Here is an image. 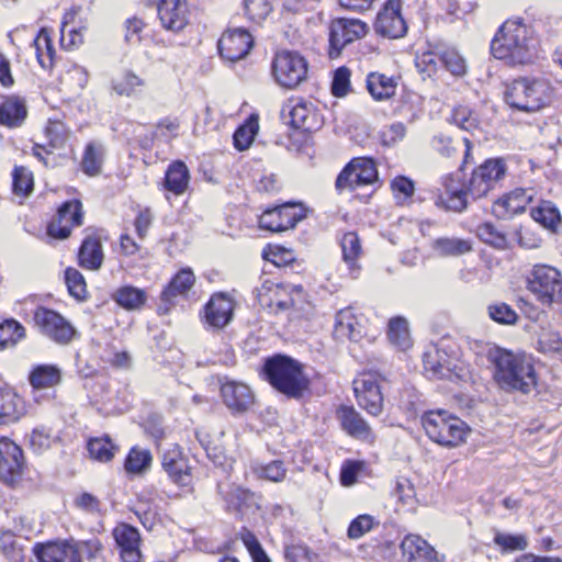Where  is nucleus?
<instances>
[{
  "mask_svg": "<svg viewBox=\"0 0 562 562\" xmlns=\"http://www.w3.org/2000/svg\"><path fill=\"white\" fill-rule=\"evenodd\" d=\"M488 359L494 367V381L504 392L527 395L537 387L538 374L531 355L496 348L488 352Z\"/></svg>",
  "mask_w": 562,
  "mask_h": 562,
  "instance_id": "1",
  "label": "nucleus"
},
{
  "mask_svg": "<svg viewBox=\"0 0 562 562\" xmlns=\"http://www.w3.org/2000/svg\"><path fill=\"white\" fill-rule=\"evenodd\" d=\"M491 53L509 66L528 65L537 58L538 40L522 19H508L493 37Z\"/></svg>",
  "mask_w": 562,
  "mask_h": 562,
  "instance_id": "2",
  "label": "nucleus"
},
{
  "mask_svg": "<svg viewBox=\"0 0 562 562\" xmlns=\"http://www.w3.org/2000/svg\"><path fill=\"white\" fill-rule=\"evenodd\" d=\"M261 372L270 385L288 398L300 400L310 387L303 364L290 356L278 353L267 358Z\"/></svg>",
  "mask_w": 562,
  "mask_h": 562,
  "instance_id": "3",
  "label": "nucleus"
},
{
  "mask_svg": "<svg viewBox=\"0 0 562 562\" xmlns=\"http://www.w3.org/2000/svg\"><path fill=\"white\" fill-rule=\"evenodd\" d=\"M551 98V85L543 78H518L508 85L505 92V100L510 108L527 113L543 109Z\"/></svg>",
  "mask_w": 562,
  "mask_h": 562,
  "instance_id": "4",
  "label": "nucleus"
},
{
  "mask_svg": "<svg viewBox=\"0 0 562 562\" xmlns=\"http://www.w3.org/2000/svg\"><path fill=\"white\" fill-rule=\"evenodd\" d=\"M428 438L443 447H457L464 442L470 428L459 417L447 411H429L422 417Z\"/></svg>",
  "mask_w": 562,
  "mask_h": 562,
  "instance_id": "5",
  "label": "nucleus"
},
{
  "mask_svg": "<svg viewBox=\"0 0 562 562\" xmlns=\"http://www.w3.org/2000/svg\"><path fill=\"white\" fill-rule=\"evenodd\" d=\"M527 289L542 306L562 303V274L552 266H533L527 277Z\"/></svg>",
  "mask_w": 562,
  "mask_h": 562,
  "instance_id": "6",
  "label": "nucleus"
},
{
  "mask_svg": "<svg viewBox=\"0 0 562 562\" xmlns=\"http://www.w3.org/2000/svg\"><path fill=\"white\" fill-rule=\"evenodd\" d=\"M258 304L270 313L278 314L289 311L296 304V296H301L302 286L284 285L270 280L261 282L255 289Z\"/></svg>",
  "mask_w": 562,
  "mask_h": 562,
  "instance_id": "7",
  "label": "nucleus"
},
{
  "mask_svg": "<svg viewBox=\"0 0 562 562\" xmlns=\"http://www.w3.org/2000/svg\"><path fill=\"white\" fill-rule=\"evenodd\" d=\"M307 69L306 59L293 50L278 52L272 61L274 80L288 89L296 88L302 83L306 79Z\"/></svg>",
  "mask_w": 562,
  "mask_h": 562,
  "instance_id": "8",
  "label": "nucleus"
},
{
  "mask_svg": "<svg viewBox=\"0 0 562 562\" xmlns=\"http://www.w3.org/2000/svg\"><path fill=\"white\" fill-rule=\"evenodd\" d=\"M506 172L507 165L503 158L486 159L472 171L469 179L471 200L475 201L486 196L505 178Z\"/></svg>",
  "mask_w": 562,
  "mask_h": 562,
  "instance_id": "9",
  "label": "nucleus"
},
{
  "mask_svg": "<svg viewBox=\"0 0 562 562\" xmlns=\"http://www.w3.org/2000/svg\"><path fill=\"white\" fill-rule=\"evenodd\" d=\"M378 181V169L373 159L357 157L351 159L336 178L335 188L340 193Z\"/></svg>",
  "mask_w": 562,
  "mask_h": 562,
  "instance_id": "10",
  "label": "nucleus"
},
{
  "mask_svg": "<svg viewBox=\"0 0 562 562\" xmlns=\"http://www.w3.org/2000/svg\"><path fill=\"white\" fill-rule=\"evenodd\" d=\"M369 26L359 19L338 18L329 26V57L340 56L345 46L367 35Z\"/></svg>",
  "mask_w": 562,
  "mask_h": 562,
  "instance_id": "11",
  "label": "nucleus"
},
{
  "mask_svg": "<svg viewBox=\"0 0 562 562\" xmlns=\"http://www.w3.org/2000/svg\"><path fill=\"white\" fill-rule=\"evenodd\" d=\"M461 173L462 168L442 178L445 193L438 196L436 201L438 206L457 213H461L468 209L471 199L469 181L464 182Z\"/></svg>",
  "mask_w": 562,
  "mask_h": 562,
  "instance_id": "12",
  "label": "nucleus"
},
{
  "mask_svg": "<svg viewBox=\"0 0 562 562\" xmlns=\"http://www.w3.org/2000/svg\"><path fill=\"white\" fill-rule=\"evenodd\" d=\"M34 322L41 331L60 345H67L76 334L72 325L55 311L40 307L34 314Z\"/></svg>",
  "mask_w": 562,
  "mask_h": 562,
  "instance_id": "13",
  "label": "nucleus"
},
{
  "mask_svg": "<svg viewBox=\"0 0 562 562\" xmlns=\"http://www.w3.org/2000/svg\"><path fill=\"white\" fill-rule=\"evenodd\" d=\"M353 391L359 406L373 416H379L383 409V396L378 376L363 373L353 381Z\"/></svg>",
  "mask_w": 562,
  "mask_h": 562,
  "instance_id": "14",
  "label": "nucleus"
},
{
  "mask_svg": "<svg viewBox=\"0 0 562 562\" xmlns=\"http://www.w3.org/2000/svg\"><path fill=\"white\" fill-rule=\"evenodd\" d=\"M401 9V0H387L385 2L374 22L376 34L387 38H400L406 34L407 24Z\"/></svg>",
  "mask_w": 562,
  "mask_h": 562,
  "instance_id": "15",
  "label": "nucleus"
},
{
  "mask_svg": "<svg viewBox=\"0 0 562 562\" xmlns=\"http://www.w3.org/2000/svg\"><path fill=\"white\" fill-rule=\"evenodd\" d=\"M82 204L79 200L64 202L48 224L47 234L54 238L66 239L74 226L82 224Z\"/></svg>",
  "mask_w": 562,
  "mask_h": 562,
  "instance_id": "16",
  "label": "nucleus"
},
{
  "mask_svg": "<svg viewBox=\"0 0 562 562\" xmlns=\"http://www.w3.org/2000/svg\"><path fill=\"white\" fill-rule=\"evenodd\" d=\"M254 45V38L246 29L227 30L217 42L221 57L231 63L245 58Z\"/></svg>",
  "mask_w": 562,
  "mask_h": 562,
  "instance_id": "17",
  "label": "nucleus"
},
{
  "mask_svg": "<svg viewBox=\"0 0 562 562\" xmlns=\"http://www.w3.org/2000/svg\"><path fill=\"white\" fill-rule=\"evenodd\" d=\"M280 116L285 124L295 130L311 132L317 127L312 104L302 99H289L282 105Z\"/></svg>",
  "mask_w": 562,
  "mask_h": 562,
  "instance_id": "18",
  "label": "nucleus"
},
{
  "mask_svg": "<svg viewBox=\"0 0 562 562\" xmlns=\"http://www.w3.org/2000/svg\"><path fill=\"white\" fill-rule=\"evenodd\" d=\"M24 464L22 449L8 437L0 438V481L13 484L21 474Z\"/></svg>",
  "mask_w": 562,
  "mask_h": 562,
  "instance_id": "19",
  "label": "nucleus"
},
{
  "mask_svg": "<svg viewBox=\"0 0 562 562\" xmlns=\"http://www.w3.org/2000/svg\"><path fill=\"white\" fill-rule=\"evenodd\" d=\"M303 217L295 204L286 203L265 211L259 217V226L272 233L284 232L293 228Z\"/></svg>",
  "mask_w": 562,
  "mask_h": 562,
  "instance_id": "20",
  "label": "nucleus"
},
{
  "mask_svg": "<svg viewBox=\"0 0 562 562\" xmlns=\"http://www.w3.org/2000/svg\"><path fill=\"white\" fill-rule=\"evenodd\" d=\"M221 396L225 406L234 415L248 412L255 403V396L249 386L236 381L222 383Z\"/></svg>",
  "mask_w": 562,
  "mask_h": 562,
  "instance_id": "21",
  "label": "nucleus"
},
{
  "mask_svg": "<svg viewBox=\"0 0 562 562\" xmlns=\"http://www.w3.org/2000/svg\"><path fill=\"white\" fill-rule=\"evenodd\" d=\"M533 200L532 189H515L493 203L492 213L497 218H508L522 213Z\"/></svg>",
  "mask_w": 562,
  "mask_h": 562,
  "instance_id": "22",
  "label": "nucleus"
},
{
  "mask_svg": "<svg viewBox=\"0 0 562 562\" xmlns=\"http://www.w3.org/2000/svg\"><path fill=\"white\" fill-rule=\"evenodd\" d=\"M157 11L166 30L178 32L189 22L190 11L187 0H160Z\"/></svg>",
  "mask_w": 562,
  "mask_h": 562,
  "instance_id": "23",
  "label": "nucleus"
},
{
  "mask_svg": "<svg viewBox=\"0 0 562 562\" xmlns=\"http://www.w3.org/2000/svg\"><path fill=\"white\" fill-rule=\"evenodd\" d=\"M337 418L342 430L350 437L361 441H373L374 435L371 427L353 406H340L337 411Z\"/></svg>",
  "mask_w": 562,
  "mask_h": 562,
  "instance_id": "24",
  "label": "nucleus"
},
{
  "mask_svg": "<svg viewBox=\"0 0 562 562\" xmlns=\"http://www.w3.org/2000/svg\"><path fill=\"white\" fill-rule=\"evenodd\" d=\"M113 537L120 548V557L123 562H140V536L135 527L120 524L113 529Z\"/></svg>",
  "mask_w": 562,
  "mask_h": 562,
  "instance_id": "25",
  "label": "nucleus"
},
{
  "mask_svg": "<svg viewBox=\"0 0 562 562\" xmlns=\"http://www.w3.org/2000/svg\"><path fill=\"white\" fill-rule=\"evenodd\" d=\"M194 281L195 278L191 269H181L161 292L159 312L167 313L175 304V299L179 295H186L193 286Z\"/></svg>",
  "mask_w": 562,
  "mask_h": 562,
  "instance_id": "26",
  "label": "nucleus"
},
{
  "mask_svg": "<svg viewBox=\"0 0 562 562\" xmlns=\"http://www.w3.org/2000/svg\"><path fill=\"white\" fill-rule=\"evenodd\" d=\"M233 312L234 301L224 293H216L205 306V318L211 326L223 328L231 323Z\"/></svg>",
  "mask_w": 562,
  "mask_h": 562,
  "instance_id": "27",
  "label": "nucleus"
},
{
  "mask_svg": "<svg viewBox=\"0 0 562 562\" xmlns=\"http://www.w3.org/2000/svg\"><path fill=\"white\" fill-rule=\"evenodd\" d=\"M161 465L169 477L178 485L187 486L191 482L190 467L178 447L164 452Z\"/></svg>",
  "mask_w": 562,
  "mask_h": 562,
  "instance_id": "28",
  "label": "nucleus"
},
{
  "mask_svg": "<svg viewBox=\"0 0 562 562\" xmlns=\"http://www.w3.org/2000/svg\"><path fill=\"white\" fill-rule=\"evenodd\" d=\"M34 552L40 562H81L78 550L67 541L37 543Z\"/></svg>",
  "mask_w": 562,
  "mask_h": 562,
  "instance_id": "29",
  "label": "nucleus"
},
{
  "mask_svg": "<svg viewBox=\"0 0 562 562\" xmlns=\"http://www.w3.org/2000/svg\"><path fill=\"white\" fill-rule=\"evenodd\" d=\"M27 117V106L23 98L12 94L4 97L0 102V125L8 128H18Z\"/></svg>",
  "mask_w": 562,
  "mask_h": 562,
  "instance_id": "30",
  "label": "nucleus"
},
{
  "mask_svg": "<svg viewBox=\"0 0 562 562\" xmlns=\"http://www.w3.org/2000/svg\"><path fill=\"white\" fill-rule=\"evenodd\" d=\"M23 415L22 398L13 390L0 387V426L13 424Z\"/></svg>",
  "mask_w": 562,
  "mask_h": 562,
  "instance_id": "31",
  "label": "nucleus"
},
{
  "mask_svg": "<svg viewBox=\"0 0 562 562\" xmlns=\"http://www.w3.org/2000/svg\"><path fill=\"white\" fill-rule=\"evenodd\" d=\"M61 370L55 364H37L30 374L29 382L34 390L52 389L61 382Z\"/></svg>",
  "mask_w": 562,
  "mask_h": 562,
  "instance_id": "32",
  "label": "nucleus"
},
{
  "mask_svg": "<svg viewBox=\"0 0 562 562\" xmlns=\"http://www.w3.org/2000/svg\"><path fill=\"white\" fill-rule=\"evenodd\" d=\"M334 337L338 340H358L361 337L360 325L351 308L340 310L336 314Z\"/></svg>",
  "mask_w": 562,
  "mask_h": 562,
  "instance_id": "33",
  "label": "nucleus"
},
{
  "mask_svg": "<svg viewBox=\"0 0 562 562\" xmlns=\"http://www.w3.org/2000/svg\"><path fill=\"white\" fill-rule=\"evenodd\" d=\"M190 172L181 160L171 162L165 173L164 186L175 195L183 194L189 186Z\"/></svg>",
  "mask_w": 562,
  "mask_h": 562,
  "instance_id": "34",
  "label": "nucleus"
},
{
  "mask_svg": "<svg viewBox=\"0 0 562 562\" xmlns=\"http://www.w3.org/2000/svg\"><path fill=\"white\" fill-rule=\"evenodd\" d=\"M103 258L100 239L93 236L86 237L78 252L79 265L86 269L98 270L102 266Z\"/></svg>",
  "mask_w": 562,
  "mask_h": 562,
  "instance_id": "35",
  "label": "nucleus"
},
{
  "mask_svg": "<svg viewBox=\"0 0 562 562\" xmlns=\"http://www.w3.org/2000/svg\"><path fill=\"white\" fill-rule=\"evenodd\" d=\"M217 488L226 504L227 512L241 514L245 507L250 506L254 494L249 490L236 485H231L227 490L224 491L223 486L220 484Z\"/></svg>",
  "mask_w": 562,
  "mask_h": 562,
  "instance_id": "36",
  "label": "nucleus"
},
{
  "mask_svg": "<svg viewBox=\"0 0 562 562\" xmlns=\"http://www.w3.org/2000/svg\"><path fill=\"white\" fill-rule=\"evenodd\" d=\"M424 369L434 378L445 379L449 376L451 368L447 355L436 347H431L424 352Z\"/></svg>",
  "mask_w": 562,
  "mask_h": 562,
  "instance_id": "37",
  "label": "nucleus"
},
{
  "mask_svg": "<svg viewBox=\"0 0 562 562\" xmlns=\"http://www.w3.org/2000/svg\"><path fill=\"white\" fill-rule=\"evenodd\" d=\"M397 82L393 77L371 72L367 78V89L375 100H386L395 94Z\"/></svg>",
  "mask_w": 562,
  "mask_h": 562,
  "instance_id": "38",
  "label": "nucleus"
},
{
  "mask_svg": "<svg viewBox=\"0 0 562 562\" xmlns=\"http://www.w3.org/2000/svg\"><path fill=\"white\" fill-rule=\"evenodd\" d=\"M432 249L442 257H459L472 250L468 239L457 237H441L432 241Z\"/></svg>",
  "mask_w": 562,
  "mask_h": 562,
  "instance_id": "39",
  "label": "nucleus"
},
{
  "mask_svg": "<svg viewBox=\"0 0 562 562\" xmlns=\"http://www.w3.org/2000/svg\"><path fill=\"white\" fill-rule=\"evenodd\" d=\"M112 299L123 308L125 310H138L140 308L146 300V292L142 289L124 285L115 290L112 294Z\"/></svg>",
  "mask_w": 562,
  "mask_h": 562,
  "instance_id": "40",
  "label": "nucleus"
},
{
  "mask_svg": "<svg viewBox=\"0 0 562 562\" xmlns=\"http://www.w3.org/2000/svg\"><path fill=\"white\" fill-rule=\"evenodd\" d=\"M0 554L8 562H24V548L11 530H0Z\"/></svg>",
  "mask_w": 562,
  "mask_h": 562,
  "instance_id": "41",
  "label": "nucleus"
},
{
  "mask_svg": "<svg viewBox=\"0 0 562 562\" xmlns=\"http://www.w3.org/2000/svg\"><path fill=\"white\" fill-rule=\"evenodd\" d=\"M389 340L397 348L405 350L411 346L408 323L404 317H393L387 327Z\"/></svg>",
  "mask_w": 562,
  "mask_h": 562,
  "instance_id": "42",
  "label": "nucleus"
},
{
  "mask_svg": "<svg viewBox=\"0 0 562 562\" xmlns=\"http://www.w3.org/2000/svg\"><path fill=\"white\" fill-rule=\"evenodd\" d=\"M32 46L35 49L38 64L43 68H49L53 65L55 49L48 32L42 29L37 36L33 40Z\"/></svg>",
  "mask_w": 562,
  "mask_h": 562,
  "instance_id": "43",
  "label": "nucleus"
},
{
  "mask_svg": "<svg viewBox=\"0 0 562 562\" xmlns=\"http://www.w3.org/2000/svg\"><path fill=\"white\" fill-rule=\"evenodd\" d=\"M531 217L550 229H555L561 222V215L557 206L544 200H541L539 205L531 210Z\"/></svg>",
  "mask_w": 562,
  "mask_h": 562,
  "instance_id": "44",
  "label": "nucleus"
},
{
  "mask_svg": "<svg viewBox=\"0 0 562 562\" xmlns=\"http://www.w3.org/2000/svg\"><path fill=\"white\" fill-rule=\"evenodd\" d=\"M103 162V146L95 143H89L86 146L81 168L88 176H97L101 172Z\"/></svg>",
  "mask_w": 562,
  "mask_h": 562,
  "instance_id": "45",
  "label": "nucleus"
},
{
  "mask_svg": "<svg viewBox=\"0 0 562 562\" xmlns=\"http://www.w3.org/2000/svg\"><path fill=\"white\" fill-rule=\"evenodd\" d=\"M25 337V328L15 319L10 318L0 323V349L14 347Z\"/></svg>",
  "mask_w": 562,
  "mask_h": 562,
  "instance_id": "46",
  "label": "nucleus"
},
{
  "mask_svg": "<svg viewBox=\"0 0 562 562\" xmlns=\"http://www.w3.org/2000/svg\"><path fill=\"white\" fill-rule=\"evenodd\" d=\"M117 447L112 442L109 436L92 438L88 441V451L92 459L100 462L112 460Z\"/></svg>",
  "mask_w": 562,
  "mask_h": 562,
  "instance_id": "47",
  "label": "nucleus"
},
{
  "mask_svg": "<svg viewBox=\"0 0 562 562\" xmlns=\"http://www.w3.org/2000/svg\"><path fill=\"white\" fill-rule=\"evenodd\" d=\"M476 236L483 243L496 249H505L507 247L506 235L498 231L496 226L490 222H485L477 226Z\"/></svg>",
  "mask_w": 562,
  "mask_h": 562,
  "instance_id": "48",
  "label": "nucleus"
},
{
  "mask_svg": "<svg viewBox=\"0 0 562 562\" xmlns=\"http://www.w3.org/2000/svg\"><path fill=\"white\" fill-rule=\"evenodd\" d=\"M537 345L539 352L558 357L562 361V338L559 333L542 331Z\"/></svg>",
  "mask_w": 562,
  "mask_h": 562,
  "instance_id": "49",
  "label": "nucleus"
},
{
  "mask_svg": "<svg viewBox=\"0 0 562 562\" xmlns=\"http://www.w3.org/2000/svg\"><path fill=\"white\" fill-rule=\"evenodd\" d=\"M258 131V122L257 120L249 119L243 125H240L234 133V145L239 150L243 151L247 149L254 142V138Z\"/></svg>",
  "mask_w": 562,
  "mask_h": 562,
  "instance_id": "50",
  "label": "nucleus"
},
{
  "mask_svg": "<svg viewBox=\"0 0 562 562\" xmlns=\"http://www.w3.org/2000/svg\"><path fill=\"white\" fill-rule=\"evenodd\" d=\"M151 463V454L148 450L132 448L125 460V470L130 473H142Z\"/></svg>",
  "mask_w": 562,
  "mask_h": 562,
  "instance_id": "51",
  "label": "nucleus"
},
{
  "mask_svg": "<svg viewBox=\"0 0 562 562\" xmlns=\"http://www.w3.org/2000/svg\"><path fill=\"white\" fill-rule=\"evenodd\" d=\"M487 313L491 319L502 325H515L519 318L518 314L504 302L488 305Z\"/></svg>",
  "mask_w": 562,
  "mask_h": 562,
  "instance_id": "52",
  "label": "nucleus"
},
{
  "mask_svg": "<svg viewBox=\"0 0 562 562\" xmlns=\"http://www.w3.org/2000/svg\"><path fill=\"white\" fill-rule=\"evenodd\" d=\"M341 250L344 260L352 269L361 251L360 239L355 232L346 233L341 238Z\"/></svg>",
  "mask_w": 562,
  "mask_h": 562,
  "instance_id": "53",
  "label": "nucleus"
},
{
  "mask_svg": "<svg viewBox=\"0 0 562 562\" xmlns=\"http://www.w3.org/2000/svg\"><path fill=\"white\" fill-rule=\"evenodd\" d=\"M494 543L501 547L503 552L524 551L528 548V539L525 535L496 532Z\"/></svg>",
  "mask_w": 562,
  "mask_h": 562,
  "instance_id": "54",
  "label": "nucleus"
},
{
  "mask_svg": "<svg viewBox=\"0 0 562 562\" xmlns=\"http://www.w3.org/2000/svg\"><path fill=\"white\" fill-rule=\"evenodd\" d=\"M401 547L405 553L409 554L411 558L417 557L430 559L429 554L434 553V550L429 548L428 543L418 536L405 537Z\"/></svg>",
  "mask_w": 562,
  "mask_h": 562,
  "instance_id": "55",
  "label": "nucleus"
},
{
  "mask_svg": "<svg viewBox=\"0 0 562 562\" xmlns=\"http://www.w3.org/2000/svg\"><path fill=\"white\" fill-rule=\"evenodd\" d=\"M144 85L145 82L143 79L128 71L125 72L121 79L114 80L112 87L119 95L131 97Z\"/></svg>",
  "mask_w": 562,
  "mask_h": 562,
  "instance_id": "56",
  "label": "nucleus"
},
{
  "mask_svg": "<svg viewBox=\"0 0 562 562\" xmlns=\"http://www.w3.org/2000/svg\"><path fill=\"white\" fill-rule=\"evenodd\" d=\"M13 193L19 196H26L33 190V177L24 167H15L12 173Z\"/></svg>",
  "mask_w": 562,
  "mask_h": 562,
  "instance_id": "57",
  "label": "nucleus"
},
{
  "mask_svg": "<svg viewBox=\"0 0 562 562\" xmlns=\"http://www.w3.org/2000/svg\"><path fill=\"white\" fill-rule=\"evenodd\" d=\"M65 281L70 295L77 300H83L87 294V285L83 276L75 268L65 271Z\"/></svg>",
  "mask_w": 562,
  "mask_h": 562,
  "instance_id": "58",
  "label": "nucleus"
},
{
  "mask_svg": "<svg viewBox=\"0 0 562 562\" xmlns=\"http://www.w3.org/2000/svg\"><path fill=\"white\" fill-rule=\"evenodd\" d=\"M244 8L247 18L257 23L263 21L272 10L269 0H245Z\"/></svg>",
  "mask_w": 562,
  "mask_h": 562,
  "instance_id": "59",
  "label": "nucleus"
},
{
  "mask_svg": "<svg viewBox=\"0 0 562 562\" xmlns=\"http://www.w3.org/2000/svg\"><path fill=\"white\" fill-rule=\"evenodd\" d=\"M79 9H72L70 12L66 13L64 16L63 25H61V43H65L66 34L69 36L68 46H77L83 42L82 33L79 29L71 26L75 21V15L77 14Z\"/></svg>",
  "mask_w": 562,
  "mask_h": 562,
  "instance_id": "60",
  "label": "nucleus"
},
{
  "mask_svg": "<svg viewBox=\"0 0 562 562\" xmlns=\"http://www.w3.org/2000/svg\"><path fill=\"white\" fill-rule=\"evenodd\" d=\"M439 61L454 76H462L465 74V61L461 55L453 49L441 52L439 54Z\"/></svg>",
  "mask_w": 562,
  "mask_h": 562,
  "instance_id": "61",
  "label": "nucleus"
},
{
  "mask_svg": "<svg viewBox=\"0 0 562 562\" xmlns=\"http://www.w3.org/2000/svg\"><path fill=\"white\" fill-rule=\"evenodd\" d=\"M288 562H321L316 553L304 544H291L284 552Z\"/></svg>",
  "mask_w": 562,
  "mask_h": 562,
  "instance_id": "62",
  "label": "nucleus"
},
{
  "mask_svg": "<svg viewBox=\"0 0 562 562\" xmlns=\"http://www.w3.org/2000/svg\"><path fill=\"white\" fill-rule=\"evenodd\" d=\"M453 123L464 131H472L477 126V117L468 106H457L452 113Z\"/></svg>",
  "mask_w": 562,
  "mask_h": 562,
  "instance_id": "63",
  "label": "nucleus"
},
{
  "mask_svg": "<svg viewBox=\"0 0 562 562\" xmlns=\"http://www.w3.org/2000/svg\"><path fill=\"white\" fill-rule=\"evenodd\" d=\"M52 148H60L67 140L68 134L64 123L49 121L45 128Z\"/></svg>",
  "mask_w": 562,
  "mask_h": 562,
  "instance_id": "64",
  "label": "nucleus"
}]
</instances>
